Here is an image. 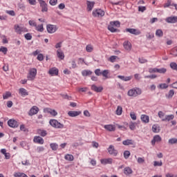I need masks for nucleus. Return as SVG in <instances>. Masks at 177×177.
<instances>
[{
    "instance_id": "obj_41",
    "label": "nucleus",
    "mask_w": 177,
    "mask_h": 177,
    "mask_svg": "<svg viewBox=\"0 0 177 177\" xmlns=\"http://www.w3.org/2000/svg\"><path fill=\"white\" fill-rule=\"evenodd\" d=\"M110 24L111 26H115V27H120V26H121V23L118 21H111Z\"/></svg>"
},
{
    "instance_id": "obj_16",
    "label": "nucleus",
    "mask_w": 177,
    "mask_h": 177,
    "mask_svg": "<svg viewBox=\"0 0 177 177\" xmlns=\"http://www.w3.org/2000/svg\"><path fill=\"white\" fill-rule=\"evenodd\" d=\"M100 162L103 165H106L107 164H113V158H106V159H101Z\"/></svg>"
},
{
    "instance_id": "obj_58",
    "label": "nucleus",
    "mask_w": 177,
    "mask_h": 177,
    "mask_svg": "<svg viewBox=\"0 0 177 177\" xmlns=\"http://www.w3.org/2000/svg\"><path fill=\"white\" fill-rule=\"evenodd\" d=\"M138 60H139V63H140L141 64H143L145 63H147V59H146L143 57L139 58Z\"/></svg>"
},
{
    "instance_id": "obj_59",
    "label": "nucleus",
    "mask_w": 177,
    "mask_h": 177,
    "mask_svg": "<svg viewBox=\"0 0 177 177\" xmlns=\"http://www.w3.org/2000/svg\"><path fill=\"white\" fill-rule=\"evenodd\" d=\"M49 3L51 6H55L57 4V0H50Z\"/></svg>"
},
{
    "instance_id": "obj_15",
    "label": "nucleus",
    "mask_w": 177,
    "mask_h": 177,
    "mask_svg": "<svg viewBox=\"0 0 177 177\" xmlns=\"http://www.w3.org/2000/svg\"><path fill=\"white\" fill-rule=\"evenodd\" d=\"M104 128L109 132H114L115 131V126L113 124H106L104 126Z\"/></svg>"
},
{
    "instance_id": "obj_54",
    "label": "nucleus",
    "mask_w": 177,
    "mask_h": 177,
    "mask_svg": "<svg viewBox=\"0 0 177 177\" xmlns=\"http://www.w3.org/2000/svg\"><path fill=\"white\" fill-rule=\"evenodd\" d=\"M153 166L154 167H162V162H158V161H154L153 162Z\"/></svg>"
},
{
    "instance_id": "obj_38",
    "label": "nucleus",
    "mask_w": 177,
    "mask_h": 177,
    "mask_svg": "<svg viewBox=\"0 0 177 177\" xmlns=\"http://www.w3.org/2000/svg\"><path fill=\"white\" fill-rule=\"evenodd\" d=\"M169 145H177V138H170L168 141Z\"/></svg>"
},
{
    "instance_id": "obj_29",
    "label": "nucleus",
    "mask_w": 177,
    "mask_h": 177,
    "mask_svg": "<svg viewBox=\"0 0 177 177\" xmlns=\"http://www.w3.org/2000/svg\"><path fill=\"white\" fill-rule=\"evenodd\" d=\"M15 30L17 34H21V32H23V28L20 27L19 25L15 26Z\"/></svg>"
},
{
    "instance_id": "obj_36",
    "label": "nucleus",
    "mask_w": 177,
    "mask_h": 177,
    "mask_svg": "<svg viewBox=\"0 0 177 177\" xmlns=\"http://www.w3.org/2000/svg\"><path fill=\"white\" fill-rule=\"evenodd\" d=\"M174 95H175V91L174 90H170L168 94L166 95V97H167V99H171Z\"/></svg>"
},
{
    "instance_id": "obj_8",
    "label": "nucleus",
    "mask_w": 177,
    "mask_h": 177,
    "mask_svg": "<svg viewBox=\"0 0 177 177\" xmlns=\"http://www.w3.org/2000/svg\"><path fill=\"white\" fill-rule=\"evenodd\" d=\"M93 16H94V17H103V16H104V11L100 9L93 11Z\"/></svg>"
},
{
    "instance_id": "obj_28",
    "label": "nucleus",
    "mask_w": 177,
    "mask_h": 177,
    "mask_svg": "<svg viewBox=\"0 0 177 177\" xmlns=\"http://www.w3.org/2000/svg\"><path fill=\"white\" fill-rule=\"evenodd\" d=\"M19 93L21 95V96H28V92H27V90L24 88H19Z\"/></svg>"
},
{
    "instance_id": "obj_2",
    "label": "nucleus",
    "mask_w": 177,
    "mask_h": 177,
    "mask_svg": "<svg viewBox=\"0 0 177 177\" xmlns=\"http://www.w3.org/2000/svg\"><path fill=\"white\" fill-rule=\"evenodd\" d=\"M49 124L50 125H51V127H53V128H57L58 129H62L64 128V124L59 122V121L55 119L50 120Z\"/></svg>"
},
{
    "instance_id": "obj_43",
    "label": "nucleus",
    "mask_w": 177,
    "mask_h": 177,
    "mask_svg": "<svg viewBox=\"0 0 177 177\" xmlns=\"http://www.w3.org/2000/svg\"><path fill=\"white\" fill-rule=\"evenodd\" d=\"M117 115H121L122 114V107L118 106L116 109Z\"/></svg>"
},
{
    "instance_id": "obj_30",
    "label": "nucleus",
    "mask_w": 177,
    "mask_h": 177,
    "mask_svg": "<svg viewBox=\"0 0 177 177\" xmlns=\"http://www.w3.org/2000/svg\"><path fill=\"white\" fill-rule=\"evenodd\" d=\"M156 37H158L159 38H161L164 35V32H162V30L158 29L156 31Z\"/></svg>"
},
{
    "instance_id": "obj_49",
    "label": "nucleus",
    "mask_w": 177,
    "mask_h": 177,
    "mask_svg": "<svg viewBox=\"0 0 177 177\" xmlns=\"http://www.w3.org/2000/svg\"><path fill=\"white\" fill-rule=\"evenodd\" d=\"M111 4L115 5V6L119 5L120 6H122V5H124V2H122V1H120L118 2L111 1Z\"/></svg>"
},
{
    "instance_id": "obj_1",
    "label": "nucleus",
    "mask_w": 177,
    "mask_h": 177,
    "mask_svg": "<svg viewBox=\"0 0 177 177\" xmlns=\"http://www.w3.org/2000/svg\"><path fill=\"white\" fill-rule=\"evenodd\" d=\"M128 96L131 97H136V96H139V95H142V89L136 87L129 90L127 93Z\"/></svg>"
},
{
    "instance_id": "obj_52",
    "label": "nucleus",
    "mask_w": 177,
    "mask_h": 177,
    "mask_svg": "<svg viewBox=\"0 0 177 177\" xmlns=\"http://www.w3.org/2000/svg\"><path fill=\"white\" fill-rule=\"evenodd\" d=\"M172 0H167V2L164 4V8H169V6H172Z\"/></svg>"
},
{
    "instance_id": "obj_25",
    "label": "nucleus",
    "mask_w": 177,
    "mask_h": 177,
    "mask_svg": "<svg viewBox=\"0 0 177 177\" xmlns=\"http://www.w3.org/2000/svg\"><path fill=\"white\" fill-rule=\"evenodd\" d=\"M175 118L174 115H167L165 118L162 119V121H172Z\"/></svg>"
},
{
    "instance_id": "obj_9",
    "label": "nucleus",
    "mask_w": 177,
    "mask_h": 177,
    "mask_svg": "<svg viewBox=\"0 0 177 177\" xmlns=\"http://www.w3.org/2000/svg\"><path fill=\"white\" fill-rule=\"evenodd\" d=\"M38 111H39V109L37 106H34L30 109L28 115H30V117L35 115V114L38 113Z\"/></svg>"
},
{
    "instance_id": "obj_34",
    "label": "nucleus",
    "mask_w": 177,
    "mask_h": 177,
    "mask_svg": "<svg viewBox=\"0 0 177 177\" xmlns=\"http://www.w3.org/2000/svg\"><path fill=\"white\" fill-rule=\"evenodd\" d=\"M124 174H125V175H131V174H132V169L130 167H125L124 169Z\"/></svg>"
},
{
    "instance_id": "obj_55",
    "label": "nucleus",
    "mask_w": 177,
    "mask_h": 177,
    "mask_svg": "<svg viewBox=\"0 0 177 177\" xmlns=\"http://www.w3.org/2000/svg\"><path fill=\"white\" fill-rule=\"evenodd\" d=\"M15 177H28L24 173H17L15 174Z\"/></svg>"
},
{
    "instance_id": "obj_48",
    "label": "nucleus",
    "mask_w": 177,
    "mask_h": 177,
    "mask_svg": "<svg viewBox=\"0 0 177 177\" xmlns=\"http://www.w3.org/2000/svg\"><path fill=\"white\" fill-rule=\"evenodd\" d=\"M101 75H103V77H105V78H109V70H104L102 72Z\"/></svg>"
},
{
    "instance_id": "obj_23",
    "label": "nucleus",
    "mask_w": 177,
    "mask_h": 177,
    "mask_svg": "<svg viewBox=\"0 0 177 177\" xmlns=\"http://www.w3.org/2000/svg\"><path fill=\"white\" fill-rule=\"evenodd\" d=\"M57 57H59V59H60L61 60L64 59V53H63V51H62L61 49H58L57 50Z\"/></svg>"
},
{
    "instance_id": "obj_57",
    "label": "nucleus",
    "mask_w": 177,
    "mask_h": 177,
    "mask_svg": "<svg viewBox=\"0 0 177 177\" xmlns=\"http://www.w3.org/2000/svg\"><path fill=\"white\" fill-rule=\"evenodd\" d=\"M6 13L10 15V16H16V13L15 12L14 10H6Z\"/></svg>"
},
{
    "instance_id": "obj_61",
    "label": "nucleus",
    "mask_w": 177,
    "mask_h": 177,
    "mask_svg": "<svg viewBox=\"0 0 177 177\" xmlns=\"http://www.w3.org/2000/svg\"><path fill=\"white\" fill-rule=\"evenodd\" d=\"M37 60H39V62H42V60H44V55H42L41 53L38 54Z\"/></svg>"
},
{
    "instance_id": "obj_39",
    "label": "nucleus",
    "mask_w": 177,
    "mask_h": 177,
    "mask_svg": "<svg viewBox=\"0 0 177 177\" xmlns=\"http://www.w3.org/2000/svg\"><path fill=\"white\" fill-rule=\"evenodd\" d=\"M65 160L67 161H73L74 160V156L73 155L66 154L65 156Z\"/></svg>"
},
{
    "instance_id": "obj_11",
    "label": "nucleus",
    "mask_w": 177,
    "mask_h": 177,
    "mask_svg": "<svg viewBox=\"0 0 177 177\" xmlns=\"http://www.w3.org/2000/svg\"><path fill=\"white\" fill-rule=\"evenodd\" d=\"M44 113H49L51 114V115H53V117H56L57 115V111H56L55 109H49V108H45L44 109Z\"/></svg>"
},
{
    "instance_id": "obj_31",
    "label": "nucleus",
    "mask_w": 177,
    "mask_h": 177,
    "mask_svg": "<svg viewBox=\"0 0 177 177\" xmlns=\"http://www.w3.org/2000/svg\"><path fill=\"white\" fill-rule=\"evenodd\" d=\"M123 45L126 50H131V43L129 41H124Z\"/></svg>"
},
{
    "instance_id": "obj_4",
    "label": "nucleus",
    "mask_w": 177,
    "mask_h": 177,
    "mask_svg": "<svg viewBox=\"0 0 177 177\" xmlns=\"http://www.w3.org/2000/svg\"><path fill=\"white\" fill-rule=\"evenodd\" d=\"M46 30L48 34H53L57 31V26L56 25L48 24Z\"/></svg>"
},
{
    "instance_id": "obj_12",
    "label": "nucleus",
    "mask_w": 177,
    "mask_h": 177,
    "mask_svg": "<svg viewBox=\"0 0 177 177\" xmlns=\"http://www.w3.org/2000/svg\"><path fill=\"white\" fill-rule=\"evenodd\" d=\"M165 21L169 24H174L177 23V17H168L165 19Z\"/></svg>"
},
{
    "instance_id": "obj_63",
    "label": "nucleus",
    "mask_w": 177,
    "mask_h": 177,
    "mask_svg": "<svg viewBox=\"0 0 177 177\" xmlns=\"http://www.w3.org/2000/svg\"><path fill=\"white\" fill-rule=\"evenodd\" d=\"M137 161L138 164H143L145 162V158H138Z\"/></svg>"
},
{
    "instance_id": "obj_10",
    "label": "nucleus",
    "mask_w": 177,
    "mask_h": 177,
    "mask_svg": "<svg viewBox=\"0 0 177 177\" xmlns=\"http://www.w3.org/2000/svg\"><path fill=\"white\" fill-rule=\"evenodd\" d=\"M161 140H162V139L161 138V136H160V135H156L155 136H153V138L151 140L152 146H154V145H156V142L160 143Z\"/></svg>"
},
{
    "instance_id": "obj_42",
    "label": "nucleus",
    "mask_w": 177,
    "mask_h": 177,
    "mask_svg": "<svg viewBox=\"0 0 177 177\" xmlns=\"http://www.w3.org/2000/svg\"><path fill=\"white\" fill-rule=\"evenodd\" d=\"M37 31H39V32H44V24L38 25L36 27Z\"/></svg>"
},
{
    "instance_id": "obj_64",
    "label": "nucleus",
    "mask_w": 177,
    "mask_h": 177,
    "mask_svg": "<svg viewBox=\"0 0 177 177\" xmlns=\"http://www.w3.org/2000/svg\"><path fill=\"white\" fill-rule=\"evenodd\" d=\"M28 24H29L30 26H32V27H37V23H36L35 21H34L30 20V21H28Z\"/></svg>"
},
{
    "instance_id": "obj_26",
    "label": "nucleus",
    "mask_w": 177,
    "mask_h": 177,
    "mask_svg": "<svg viewBox=\"0 0 177 177\" xmlns=\"http://www.w3.org/2000/svg\"><path fill=\"white\" fill-rule=\"evenodd\" d=\"M92 74L93 72L89 70H84L82 71V75H83V77H88V75H92Z\"/></svg>"
},
{
    "instance_id": "obj_47",
    "label": "nucleus",
    "mask_w": 177,
    "mask_h": 177,
    "mask_svg": "<svg viewBox=\"0 0 177 177\" xmlns=\"http://www.w3.org/2000/svg\"><path fill=\"white\" fill-rule=\"evenodd\" d=\"M86 50L88 53L92 52V50H93V46H92L91 44L87 45L86 47Z\"/></svg>"
},
{
    "instance_id": "obj_24",
    "label": "nucleus",
    "mask_w": 177,
    "mask_h": 177,
    "mask_svg": "<svg viewBox=\"0 0 177 177\" xmlns=\"http://www.w3.org/2000/svg\"><path fill=\"white\" fill-rule=\"evenodd\" d=\"M160 130H161V129L158 124H153L152 126V131L154 133H158V132H160Z\"/></svg>"
},
{
    "instance_id": "obj_37",
    "label": "nucleus",
    "mask_w": 177,
    "mask_h": 177,
    "mask_svg": "<svg viewBox=\"0 0 177 177\" xmlns=\"http://www.w3.org/2000/svg\"><path fill=\"white\" fill-rule=\"evenodd\" d=\"M24 38L26 41H31L32 39V35L31 33H26L24 35Z\"/></svg>"
},
{
    "instance_id": "obj_20",
    "label": "nucleus",
    "mask_w": 177,
    "mask_h": 177,
    "mask_svg": "<svg viewBox=\"0 0 177 177\" xmlns=\"http://www.w3.org/2000/svg\"><path fill=\"white\" fill-rule=\"evenodd\" d=\"M91 89L92 91H94V92L100 93L102 92V91H103V87L102 86L97 87L96 85L93 84L91 86Z\"/></svg>"
},
{
    "instance_id": "obj_44",
    "label": "nucleus",
    "mask_w": 177,
    "mask_h": 177,
    "mask_svg": "<svg viewBox=\"0 0 177 177\" xmlns=\"http://www.w3.org/2000/svg\"><path fill=\"white\" fill-rule=\"evenodd\" d=\"M157 73H159V74H165V73H167V68H158Z\"/></svg>"
},
{
    "instance_id": "obj_17",
    "label": "nucleus",
    "mask_w": 177,
    "mask_h": 177,
    "mask_svg": "<svg viewBox=\"0 0 177 177\" xmlns=\"http://www.w3.org/2000/svg\"><path fill=\"white\" fill-rule=\"evenodd\" d=\"M33 142H35V143H38L39 145H44V138L39 136H35L33 139Z\"/></svg>"
},
{
    "instance_id": "obj_14",
    "label": "nucleus",
    "mask_w": 177,
    "mask_h": 177,
    "mask_svg": "<svg viewBox=\"0 0 177 177\" xmlns=\"http://www.w3.org/2000/svg\"><path fill=\"white\" fill-rule=\"evenodd\" d=\"M126 31L133 35H139V34H140V32L135 28H126Z\"/></svg>"
},
{
    "instance_id": "obj_22",
    "label": "nucleus",
    "mask_w": 177,
    "mask_h": 177,
    "mask_svg": "<svg viewBox=\"0 0 177 177\" xmlns=\"http://www.w3.org/2000/svg\"><path fill=\"white\" fill-rule=\"evenodd\" d=\"M118 78L120 80H122V81H131L132 80L133 77L132 76H124V75H118Z\"/></svg>"
},
{
    "instance_id": "obj_19",
    "label": "nucleus",
    "mask_w": 177,
    "mask_h": 177,
    "mask_svg": "<svg viewBox=\"0 0 177 177\" xmlns=\"http://www.w3.org/2000/svg\"><path fill=\"white\" fill-rule=\"evenodd\" d=\"M86 4L88 12H91L93 9V6H95V2L87 1Z\"/></svg>"
},
{
    "instance_id": "obj_32",
    "label": "nucleus",
    "mask_w": 177,
    "mask_h": 177,
    "mask_svg": "<svg viewBox=\"0 0 177 177\" xmlns=\"http://www.w3.org/2000/svg\"><path fill=\"white\" fill-rule=\"evenodd\" d=\"M37 133L39 135H41L43 137L46 136V135H48V133L46 132V130H42V129H38L37 130Z\"/></svg>"
},
{
    "instance_id": "obj_6",
    "label": "nucleus",
    "mask_w": 177,
    "mask_h": 177,
    "mask_svg": "<svg viewBox=\"0 0 177 177\" xmlns=\"http://www.w3.org/2000/svg\"><path fill=\"white\" fill-rule=\"evenodd\" d=\"M8 127H10V128H17L19 127V122L15 119H10L8 121Z\"/></svg>"
},
{
    "instance_id": "obj_51",
    "label": "nucleus",
    "mask_w": 177,
    "mask_h": 177,
    "mask_svg": "<svg viewBox=\"0 0 177 177\" xmlns=\"http://www.w3.org/2000/svg\"><path fill=\"white\" fill-rule=\"evenodd\" d=\"M136 128V123H133L131 122L129 124V129L131 131H135Z\"/></svg>"
},
{
    "instance_id": "obj_60",
    "label": "nucleus",
    "mask_w": 177,
    "mask_h": 177,
    "mask_svg": "<svg viewBox=\"0 0 177 177\" xmlns=\"http://www.w3.org/2000/svg\"><path fill=\"white\" fill-rule=\"evenodd\" d=\"M157 70H158V68H150L149 69V73H150L151 74L153 73H157Z\"/></svg>"
},
{
    "instance_id": "obj_13",
    "label": "nucleus",
    "mask_w": 177,
    "mask_h": 177,
    "mask_svg": "<svg viewBox=\"0 0 177 177\" xmlns=\"http://www.w3.org/2000/svg\"><path fill=\"white\" fill-rule=\"evenodd\" d=\"M81 114V111H69L68 112V115L69 117H78Z\"/></svg>"
},
{
    "instance_id": "obj_50",
    "label": "nucleus",
    "mask_w": 177,
    "mask_h": 177,
    "mask_svg": "<svg viewBox=\"0 0 177 177\" xmlns=\"http://www.w3.org/2000/svg\"><path fill=\"white\" fill-rule=\"evenodd\" d=\"M12 96V93L10 92H6L4 95H3V99H8V97H10Z\"/></svg>"
},
{
    "instance_id": "obj_46",
    "label": "nucleus",
    "mask_w": 177,
    "mask_h": 177,
    "mask_svg": "<svg viewBox=\"0 0 177 177\" xmlns=\"http://www.w3.org/2000/svg\"><path fill=\"white\" fill-rule=\"evenodd\" d=\"M170 55H172V56H174L175 57H176V56H177V47H175L171 50V52L170 53Z\"/></svg>"
},
{
    "instance_id": "obj_5",
    "label": "nucleus",
    "mask_w": 177,
    "mask_h": 177,
    "mask_svg": "<svg viewBox=\"0 0 177 177\" xmlns=\"http://www.w3.org/2000/svg\"><path fill=\"white\" fill-rule=\"evenodd\" d=\"M40 8H41V12H48V4L44 0H38Z\"/></svg>"
},
{
    "instance_id": "obj_62",
    "label": "nucleus",
    "mask_w": 177,
    "mask_h": 177,
    "mask_svg": "<svg viewBox=\"0 0 177 177\" xmlns=\"http://www.w3.org/2000/svg\"><path fill=\"white\" fill-rule=\"evenodd\" d=\"M95 75H97L98 77L100 75H102V72L100 71V68H97L95 71Z\"/></svg>"
},
{
    "instance_id": "obj_3",
    "label": "nucleus",
    "mask_w": 177,
    "mask_h": 177,
    "mask_svg": "<svg viewBox=\"0 0 177 177\" xmlns=\"http://www.w3.org/2000/svg\"><path fill=\"white\" fill-rule=\"evenodd\" d=\"M37 76V68H32L27 78L29 81H32L35 79V77Z\"/></svg>"
},
{
    "instance_id": "obj_56",
    "label": "nucleus",
    "mask_w": 177,
    "mask_h": 177,
    "mask_svg": "<svg viewBox=\"0 0 177 177\" xmlns=\"http://www.w3.org/2000/svg\"><path fill=\"white\" fill-rule=\"evenodd\" d=\"M117 56L115 55H112L109 58V62H111V63H114V62H115V59H117Z\"/></svg>"
},
{
    "instance_id": "obj_45",
    "label": "nucleus",
    "mask_w": 177,
    "mask_h": 177,
    "mask_svg": "<svg viewBox=\"0 0 177 177\" xmlns=\"http://www.w3.org/2000/svg\"><path fill=\"white\" fill-rule=\"evenodd\" d=\"M123 156L125 160H128V158H129V156H131V152H129V151H124Z\"/></svg>"
},
{
    "instance_id": "obj_40",
    "label": "nucleus",
    "mask_w": 177,
    "mask_h": 177,
    "mask_svg": "<svg viewBox=\"0 0 177 177\" xmlns=\"http://www.w3.org/2000/svg\"><path fill=\"white\" fill-rule=\"evenodd\" d=\"M158 89H167V88H168V84H165V83H162V84H160L158 86Z\"/></svg>"
},
{
    "instance_id": "obj_7",
    "label": "nucleus",
    "mask_w": 177,
    "mask_h": 177,
    "mask_svg": "<svg viewBox=\"0 0 177 177\" xmlns=\"http://www.w3.org/2000/svg\"><path fill=\"white\" fill-rule=\"evenodd\" d=\"M108 153L111 154V156H113L114 157H117V154H118V151L114 149L113 145H110L108 148Z\"/></svg>"
},
{
    "instance_id": "obj_21",
    "label": "nucleus",
    "mask_w": 177,
    "mask_h": 177,
    "mask_svg": "<svg viewBox=\"0 0 177 177\" xmlns=\"http://www.w3.org/2000/svg\"><path fill=\"white\" fill-rule=\"evenodd\" d=\"M141 120L145 124H149L150 121V118L147 115H141Z\"/></svg>"
},
{
    "instance_id": "obj_18",
    "label": "nucleus",
    "mask_w": 177,
    "mask_h": 177,
    "mask_svg": "<svg viewBox=\"0 0 177 177\" xmlns=\"http://www.w3.org/2000/svg\"><path fill=\"white\" fill-rule=\"evenodd\" d=\"M48 73L50 75L53 76V75H59V69L56 68H52L49 70Z\"/></svg>"
},
{
    "instance_id": "obj_33",
    "label": "nucleus",
    "mask_w": 177,
    "mask_h": 177,
    "mask_svg": "<svg viewBox=\"0 0 177 177\" xmlns=\"http://www.w3.org/2000/svg\"><path fill=\"white\" fill-rule=\"evenodd\" d=\"M50 147L53 151H56L57 149L59 148V145L56 143H51L50 144Z\"/></svg>"
},
{
    "instance_id": "obj_27",
    "label": "nucleus",
    "mask_w": 177,
    "mask_h": 177,
    "mask_svg": "<svg viewBox=\"0 0 177 177\" xmlns=\"http://www.w3.org/2000/svg\"><path fill=\"white\" fill-rule=\"evenodd\" d=\"M108 30L111 31V32H120V30L113 28V26L111 24L108 26Z\"/></svg>"
},
{
    "instance_id": "obj_53",
    "label": "nucleus",
    "mask_w": 177,
    "mask_h": 177,
    "mask_svg": "<svg viewBox=\"0 0 177 177\" xmlns=\"http://www.w3.org/2000/svg\"><path fill=\"white\" fill-rule=\"evenodd\" d=\"M0 52H2L4 55H6V53H8V48L1 46L0 48Z\"/></svg>"
},
{
    "instance_id": "obj_35",
    "label": "nucleus",
    "mask_w": 177,
    "mask_h": 177,
    "mask_svg": "<svg viewBox=\"0 0 177 177\" xmlns=\"http://www.w3.org/2000/svg\"><path fill=\"white\" fill-rule=\"evenodd\" d=\"M122 145H124V146H129V145H133V142L132 141V140H124L122 142Z\"/></svg>"
}]
</instances>
